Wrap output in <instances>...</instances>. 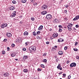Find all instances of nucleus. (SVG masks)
Masks as SVG:
<instances>
[{"instance_id":"obj_1","label":"nucleus","mask_w":79,"mask_h":79,"mask_svg":"<svg viewBox=\"0 0 79 79\" xmlns=\"http://www.w3.org/2000/svg\"><path fill=\"white\" fill-rule=\"evenodd\" d=\"M16 11H14L13 13L10 15V17L11 18H14L16 16Z\"/></svg>"},{"instance_id":"obj_2","label":"nucleus","mask_w":79,"mask_h":79,"mask_svg":"<svg viewBox=\"0 0 79 79\" xmlns=\"http://www.w3.org/2000/svg\"><path fill=\"white\" fill-rule=\"evenodd\" d=\"M46 17L48 19H50L52 18V15L50 14H47L46 15Z\"/></svg>"},{"instance_id":"obj_3","label":"nucleus","mask_w":79,"mask_h":79,"mask_svg":"<svg viewBox=\"0 0 79 79\" xmlns=\"http://www.w3.org/2000/svg\"><path fill=\"white\" fill-rule=\"evenodd\" d=\"M47 8V6L46 5H43L42 6V10H45Z\"/></svg>"},{"instance_id":"obj_4","label":"nucleus","mask_w":79,"mask_h":79,"mask_svg":"<svg viewBox=\"0 0 79 79\" xmlns=\"http://www.w3.org/2000/svg\"><path fill=\"white\" fill-rule=\"evenodd\" d=\"M7 26H8V25H7V23H4L2 25L1 27H2V28H3V27H6Z\"/></svg>"},{"instance_id":"obj_5","label":"nucleus","mask_w":79,"mask_h":79,"mask_svg":"<svg viewBox=\"0 0 79 79\" xmlns=\"http://www.w3.org/2000/svg\"><path fill=\"white\" fill-rule=\"evenodd\" d=\"M76 66V63H72L70 64V67H73V66H74V67H75Z\"/></svg>"},{"instance_id":"obj_6","label":"nucleus","mask_w":79,"mask_h":79,"mask_svg":"<svg viewBox=\"0 0 79 79\" xmlns=\"http://www.w3.org/2000/svg\"><path fill=\"white\" fill-rule=\"evenodd\" d=\"M16 42L18 43H19V42H22V38H19L18 39L16 40Z\"/></svg>"},{"instance_id":"obj_7","label":"nucleus","mask_w":79,"mask_h":79,"mask_svg":"<svg viewBox=\"0 0 79 79\" xmlns=\"http://www.w3.org/2000/svg\"><path fill=\"white\" fill-rule=\"evenodd\" d=\"M6 35L8 37H11L12 35L10 33H6Z\"/></svg>"},{"instance_id":"obj_8","label":"nucleus","mask_w":79,"mask_h":79,"mask_svg":"<svg viewBox=\"0 0 79 79\" xmlns=\"http://www.w3.org/2000/svg\"><path fill=\"white\" fill-rule=\"evenodd\" d=\"M53 22L54 23H57L59 22V20L58 19H55L53 20Z\"/></svg>"},{"instance_id":"obj_9","label":"nucleus","mask_w":79,"mask_h":79,"mask_svg":"<svg viewBox=\"0 0 79 79\" xmlns=\"http://www.w3.org/2000/svg\"><path fill=\"white\" fill-rule=\"evenodd\" d=\"M28 59V56L26 55L23 56V60H26V59Z\"/></svg>"},{"instance_id":"obj_10","label":"nucleus","mask_w":79,"mask_h":79,"mask_svg":"<svg viewBox=\"0 0 79 79\" xmlns=\"http://www.w3.org/2000/svg\"><path fill=\"white\" fill-rule=\"evenodd\" d=\"M73 26V24L71 23H69V25L67 26V27H68V28H71Z\"/></svg>"},{"instance_id":"obj_11","label":"nucleus","mask_w":79,"mask_h":79,"mask_svg":"<svg viewBox=\"0 0 79 79\" xmlns=\"http://www.w3.org/2000/svg\"><path fill=\"white\" fill-rule=\"evenodd\" d=\"M58 34L57 33H54L53 34L52 36L53 37H58Z\"/></svg>"},{"instance_id":"obj_12","label":"nucleus","mask_w":79,"mask_h":79,"mask_svg":"<svg viewBox=\"0 0 79 79\" xmlns=\"http://www.w3.org/2000/svg\"><path fill=\"white\" fill-rule=\"evenodd\" d=\"M3 76L5 77H7V76H9V73H6L3 74Z\"/></svg>"},{"instance_id":"obj_13","label":"nucleus","mask_w":79,"mask_h":79,"mask_svg":"<svg viewBox=\"0 0 79 79\" xmlns=\"http://www.w3.org/2000/svg\"><path fill=\"white\" fill-rule=\"evenodd\" d=\"M47 13V12L46 11H43L41 12V13L42 15H44Z\"/></svg>"},{"instance_id":"obj_14","label":"nucleus","mask_w":79,"mask_h":79,"mask_svg":"<svg viewBox=\"0 0 79 79\" xmlns=\"http://www.w3.org/2000/svg\"><path fill=\"white\" fill-rule=\"evenodd\" d=\"M15 9V7L13 6H11L10 7V10H14Z\"/></svg>"},{"instance_id":"obj_15","label":"nucleus","mask_w":79,"mask_h":79,"mask_svg":"<svg viewBox=\"0 0 79 79\" xmlns=\"http://www.w3.org/2000/svg\"><path fill=\"white\" fill-rule=\"evenodd\" d=\"M42 28H43V26L42 25H41L39 27L38 30L39 31H42Z\"/></svg>"},{"instance_id":"obj_16","label":"nucleus","mask_w":79,"mask_h":79,"mask_svg":"<svg viewBox=\"0 0 79 79\" xmlns=\"http://www.w3.org/2000/svg\"><path fill=\"white\" fill-rule=\"evenodd\" d=\"M29 34L28 32L27 31H25L24 33H23V35H28Z\"/></svg>"},{"instance_id":"obj_17","label":"nucleus","mask_w":79,"mask_h":79,"mask_svg":"<svg viewBox=\"0 0 79 79\" xmlns=\"http://www.w3.org/2000/svg\"><path fill=\"white\" fill-rule=\"evenodd\" d=\"M31 48L32 50H34L35 51L36 49V48H35V46H32Z\"/></svg>"},{"instance_id":"obj_18","label":"nucleus","mask_w":79,"mask_h":79,"mask_svg":"<svg viewBox=\"0 0 79 79\" xmlns=\"http://www.w3.org/2000/svg\"><path fill=\"white\" fill-rule=\"evenodd\" d=\"M58 54L60 55H63V52L61 51H59L58 52Z\"/></svg>"},{"instance_id":"obj_19","label":"nucleus","mask_w":79,"mask_h":79,"mask_svg":"<svg viewBox=\"0 0 79 79\" xmlns=\"http://www.w3.org/2000/svg\"><path fill=\"white\" fill-rule=\"evenodd\" d=\"M23 72L24 73H27L28 72V70L27 69H24Z\"/></svg>"},{"instance_id":"obj_20","label":"nucleus","mask_w":79,"mask_h":79,"mask_svg":"<svg viewBox=\"0 0 79 79\" xmlns=\"http://www.w3.org/2000/svg\"><path fill=\"white\" fill-rule=\"evenodd\" d=\"M16 56V54L15 53H13L11 54V56L12 57H14V56Z\"/></svg>"},{"instance_id":"obj_21","label":"nucleus","mask_w":79,"mask_h":79,"mask_svg":"<svg viewBox=\"0 0 79 79\" xmlns=\"http://www.w3.org/2000/svg\"><path fill=\"white\" fill-rule=\"evenodd\" d=\"M27 0H22V2L24 3L26 2Z\"/></svg>"},{"instance_id":"obj_22","label":"nucleus","mask_w":79,"mask_h":79,"mask_svg":"<svg viewBox=\"0 0 79 79\" xmlns=\"http://www.w3.org/2000/svg\"><path fill=\"white\" fill-rule=\"evenodd\" d=\"M12 3L14 4H16V2L15 0H14L12 2Z\"/></svg>"},{"instance_id":"obj_23","label":"nucleus","mask_w":79,"mask_h":79,"mask_svg":"<svg viewBox=\"0 0 79 79\" xmlns=\"http://www.w3.org/2000/svg\"><path fill=\"white\" fill-rule=\"evenodd\" d=\"M2 54L3 55H4V54H5V51H4V50H2Z\"/></svg>"},{"instance_id":"obj_24","label":"nucleus","mask_w":79,"mask_h":79,"mask_svg":"<svg viewBox=\"0 0 79 79\" xmlns=\"http://www.w3.org/2000/svg\"><path fill=\"white\" fill-rule=\"evenodd\" d=\"M33 35L35 36L36 35V33H35V31H34L33 32Z\"/></svg>"},{"instance_id":"obj_25","label":"nucleus","mask_w":79,"mask_h":79,"mask_svg":"<svg viewBox=\"0 0 79 79\" xmlns=\"http://www.w3.org/2000/svg\"><path fill=\"white\" fill-rule=\"evenodd\" d=\"M40 33V31H38L37 32V35H39V34Z\"/></svg>"},{"instance_id":"obj_26","label":"nucleus","mask_w":79,"mask_h":79,"mask_svg":"<svg viewBox=\"0 0 79 79\" xmlns=\"http://www.w3.org/2000/svg\"><path fill=\"white\" fill-rule=\"evenodd\" d=\"M68 29L69 31H72V28H68Z\"/></svg>"},{"instance_id":"obj_27","label":"nucleus","mask_w":79,"mask_h":79,"mask_svg":"<svg viewBox=\"0 0 79 79\" xmlns=\"http://www.w3.org/2000/svg\"><path fill=\"white\" fill-rule=\"evenodd\" d=\"M75 18H76V19H78L79 18V15L75 17Z\"/></svg>"},{"instance_id":"obj_28","label":"nucleus","mask_w":79,"mask_h":79,"mask_svg":"<svg viewBox=\"0 0 79 79\" xmlns=\"http://www.w3.org/2000/svg\"><path fill=\"white\" fill-rule=\"evenodd\" d=\"M41 67H42V68H45V65L44 64H41Z\"/></svg>"},{"instance_id":"obj_29","label":"nucleus","mask_w":79,"mask_h":79,"mask_svg":"<svg viewBox=\"0 0 79 79\" xmlns=\"http://www.w3.org/2000/svg\"><path fill=\"white\" fill-rule=\"evenodd\" d=\"M62 31V29H61V28H59V32H61Z\"/></svg>"},{"instance_id":"obj_30","label":"nucleus","mask_w":79,"mask_h":79,"mask_svg":"<svg viewBox=\"0 0 79 79\" xmlns=\"http://www.w3.org/2000/svg\"><path fill=\"white\" fill-rule=\"evenodd\" d=\"M31 20H32V21H34V20L35 19L34 18V17H32L31 18Z\"/></svg>"},{"instance_id":"obj_31","label":"nucleus","mask_w":79,"mask_h":79,"mask_svg":"<svg viewBox=\"0 0 79 79\" xmlns=\"http://www.w3.org/2000/svg\"><path fill=\"white\" fill-rule=\"evenodd\" d=\"M29 50H30V51H32V47H31L29 48Z\"/></svg>"},{"instance_id":"obj_32","label":"nucleus","mask_w":79,"mask_h":79,"mask_svg":"<svg viewBox=\"0 0 79 79\" xmlns=\"http://www.w3.org/2000/svg\"><path fill=\"white\" fill-rule=\"evenodd\" d=\"M12 47L13 48L15 46V45L14 44H12L11 45Z\"/></svg>"},{"instance_id":"obj_33","label":"nucleus","mask_w":79,"mask_h":79,"mask_svg":"<svg viewBox=\"0 0 79 79\" xmlns=\"http://www.w3.org/2000/svg\"><path fill=\"white\" fill-rule=\"evenodd\" d=\"M43 61L44 62V63H45L47 61V59H44L43 60Z\"/></svg>"},{"instance_id":"obj_34","label":"nucleus","mask_w":79,"mask_h":79,"mask_svg":"<svg viewBox=\"0 0 79 79\" xmlns=\"http://www.w3.org/2000/svg\"><path fill=\"white\" fill-rule=\"evenodd\" d=\"M68 49V47H65L64 48V49L65 50H66Z\"/></svg>"},{"instance_id":"obj_35","label":"nucleus","mask_w":79,"mask_h":79,"mask_svg":"<svg viewBox=\"0 0 79 79\" xmlns=\"http://www.w3.org/2000/svg\"><path fill=\"white\" fill-rule=\"evenodd\" d=\"M36 38L38 39H41L40 37V36H37Z\"/></svg>"},{"instance_id":"obj_36","label":"nucleus","mask_w":79,"mask_h":79,"mask_svg":"<svg viewBox=\"0 0 79 79\" xmlns=\"http://www.w3.org/2000/svg\"><path fill=\"white\" fill-rule=\"evenodd\" d=\"M63 77H65L66 75L65 74H63Z\"/></svg>"},{"instance_id":"obj_37","label":"nucleus","mask_w":79,"mask_h":79,"mask_svg":"<svg viewBox=\"0 0 79 79\" xmlns=\"http://www.w3.org/2000/svg\"><path fill=\"white\" fill-rule=\"evenodd\" d=\"M58 69H60V70H62V67H59V68H57Z\"/></svg>"},{"instance_id":"obj_38","label":"nucleus","mask_w":79,"mask_h":79,"mask_svg":"<svg viewBox=\"0 0 79 79\" xmlns=\"http://www.w3.org/2000/svg\"><path fill=\"white\" fill-rule=\"evenodd\" d=\"M60 67H61V65H60V64H59L58 66H57V68H58Z\"/></svg>"},{"instance_id":"obj_39","label":"nucleus","mask_w":79,"mask_h":79,"mask_svg":"<svg viewBox=\"0 0 79 79\" xmlns=\"http://www.w3.org/2000/svg\"><path fill=\"white\" fill-rule=\"evenodd\" d=\"M73 50H74V51H75V52H76V51H77V48H73Z\"/></svg>"},{"instance_id":"obj_40","label":"nucleus","mask_w":79,"mask_h":79,"mask_svg":"<svg viewBox=\"0 0 79 79\" xmlns=\"http://www.w3.org/2000/svg\"><path fill=\"white\" fill-rule=\"evenodd\" d=\"M59 27L60 28H61L62 27H62L61 25H59Z\"/></svg>"},{"instance_id":"obj_41","label":"nucleus","mask_w":79,"mask_h":79,"mask_svg":"<svg viewBox=\"0 0 79 79\" xmlns=\"http://www.w3.org/2000/svg\"><path fill=\"white\" fill-rule=\"evenodd\" d=\"M71 77V75H69L68 76V79H70Z\"/></svg>"},{"instance_id":"obj_42","label":"nucleus","mask_w":79,"mask_h":79,"mask_svg":"<svg viewBox=\"0 0 79 79\" xmlns=\"http://www.w3.org/2000/svg\"><path fill=\"white\" fill-rule=\"evenodd\" d=\"M26 49L25 48H24L23 49V51H26Z\"/></svg>"},{"instance_id":"obj_43","label":"nucleus","mask_w":79,"mask_h":79,"mask_svg":"<svg viewBox=\"0 0 79 79\" xmlns=\"http://www.w3.org/2000/svg\"><path fill=\"white\" fill-rule=\"evenodd\" d=\"M30 0L32 3H33V2H34L35 1V0Z\"/></svg>"},{"instance_id":"obj_44","label":"nucleus","mask_w":79,"mask_h":79,"mask_svg":"<svg viewBox=\"0 0 79 79\" xmlns=\"http://www.w3.org/2000/svg\"><path fill=\"white\" fill-rule=\"evenodd\" d=\"M76 27L77 28H78V27H79V25H76Z\"/></svg>"},{"instance_id":"obj_45","label":"nucleus","mask_w":79,"mask_h":79,"mask_svg":"<svg viewBox=\"0 0 79 79\" xmlns=\"http://www.w3.org/2000/svg\"><path fill=\"white\" fill-rule=\"evenodd\" d=\"M4 42H6L7 41V40L6 39H4L3 40Z\"/></svg>"},{"instance_id":"obj_46","label":"nucleus","mask_w":79,"mask_h":79,"mask_svg":"<svg viewBox=\"0 0 79 79\" xmlns=\"http://www.w3.org/2000/svg\"><path fill=\"white\" fill-rule=\"evenodd\" d=\"M38 71H42V70L40 69H38Z\"/></svg>"},{"instance_id":"obj_47","label":"nucleus","mask_w":79,"mask_h":79,"mask_svg":"<svg viewBox=\"0 0 79 79\" xmlns=\"http://www.w3.org/2000/svg\"><path fill=\"white\" fill-rule=\"evenodd\" d=\"M77 43H78L77 42H76L75 44V46H76V45H77Z\"/></svg>"},{"instance_id":"obj_48","label":"nucleus","mask_w":79,"mask_h":79,"mask_svg":"<svg viewBox=\"0 0 79 79\" xmlns=\"http://www.w3.org/2000/svg\"><path fill=\"white\" fill-rule=\"evenodd\" d=\"M73 21H76V20H77V19L76 17H75L73 19Z\"/></svg>"},{"instance_id":"obj_49","label":"nucleus","mask_w":79,"mask_h":79,"mask_svg":"<svg viewBox=\"0 0 79 79\" xmlns=\"http://www.w3.org/2000/svg\"><path fill=\"white\" fill-rule=\"evenodd\" d=\"M7 51H9V50H10V48L8 47L7 48Z\"/></svg>"},{"instance_id":"obj_50","label":"nucleus","mask_w":79,"mask_h":79,"mask_svg":"<svg viewBox=\"0 0 79 79\" xmlns=\"http://www.w3.org/2000/svg\"><path fill=\"white\" fill-rule=\"evenodd\" d=\"M76 58L77 59V60H79V56H77Z\"/></svg>"},{"instance_id":"obj_51","label":"nucleus","mask_w":79,"mask_h":79,"mask_svg":"<svg viewBox=\"0 0 79 79\" xmlns=\"http://www.w3.org/2000/svg\"><path fill=\"white\" fill-rule=\"evenodd\" d=\"M45 55H47V53H44L43 54V56H45Z\"/></svg>"},{"instance_id":"obj_52","label":"nucleus","mask_w":79,"mask_h":79,"mask_svg":"<svg viewBox=\"0 0 79 79\" xmlns=\"http://www.w3.org/2000/svg\"><path fill=\"white\" fill-rule=\"evenodd\" d=\"M22 17H23V16L22 15H20L19 16V18H22Z\"/></svg>"},{"instance_id":"obj_53","label":"nucleus","mask_w":79,"mask_h":79,"mask_svg":"<svg viewBox=\"0 0 79 79\" xmlns=\"http://www.w3.org/2000/svg\"><path fill=\"white\" fill-rule=\"evenodd\" d=\"M65 6L66 7V8H68V5H66Z\"/></svg>"},{"instance_id":"obj_54","label":"nucleus","mask_w":79,"mask_h":79,"mask_svg":"<svg viewBox=\"0 0 79 79\" xmlns=\"http://www.w3.org/2000/svg\"><path fill=\"white\" fill-rule=\"evenodd\" d=\"M64 12H65V13H67V10H64Z\"/></svg>"},{"instance_id":"obj_55","label":"nucleus","mask_w":79,"mask_h":79,"mask_svg":"<svg viewBox=\"0 0 79 79\" xmlns=\"http://www.w3.org/2000/svg\"><path fill=\"white\" fill-rule=\"evenodd\" d=\"M46 43V44H49V42H47Z\"/></svg>"},{"instance_id":"obj_56","label":"nucleus","mask_w":79,"mask_h":79,"mask_svg":"<svg viewBox=\"0 0 79 79\" xmlns=\"http://www.w3.org/2000/svg\"><path fill=\"white\" fill-rule=\"evenodd\" d=\"M58 42H61V41H60V39H58Z\"/></svg>"},{"instance_id":"obj_57","label":"nucleus","mask_w":79,"mask_h":79,"mask_svg":"<svg viewBox=\"0 0 79 79\" xmlns=\"http://www.w3.org/2000/svg\"><path fill=\"white\" fill-rule=\"evenodd\" d=\"M25 44H26V45H27V42H26L25 43Z\"/></svg>"},{"instance_id":"obj_58","label":"nucleus","mask_w":79,"mask_h":79,"mask_svg":"<svg viewBox=\"0 0 79 79\" xmlns=\"http://www.w3.org/2000/svg\"><path fill=\"white\" fill-rule=\"evenodd\" d=\"M34 4V5H37V3H35Z\"/></svg>"},{"instance_id":"obj_59","label":"nucleus","mask_w":79,"mask_h":79,"mask_svg":"<svg viewBox=\"0 0 79 79\" xmlns=\"http://www.w3.org/2000/svg\"><path fill=\"white\" fill-rule=\"evenodd\" d=\"M62 72H61L59 73V74L60 75L61 74H62Z\"/></svg>"},{"instance_id":"obj_60","label":"nucleus","mask_w":79,"mask_h":79,"mask_svg":"<svg viewBox=\"0 0 79 79\" xmlns=\"http://www.w3.org/2000/svg\"><path fill=\"white\" fill-rule=\"evenodd\" d=\"M64 40L63 39H62V41H60V42H64Z\"/></svg>"},{"instance_id":"obj_61","label":"nucleus","mask_w":79,"mask_h":79,"mask_svg":"<svg viewBox=\"0 0 79 79\" xmlns=\"http://www.w3.org/2000/svg\"><path fill=\"white\" fill-rule=\"evenodd\" d=\"M69 61H67V64L69 63Z\"/></svg>"},{"instance_id":"obj_62","label":"nucleus","mask_w":79,"mask_h":79,"mask_svg":"<svg viewBox=\"0 0 79 79\" xmlns=\"http://www.w3.org/2000/svg\"><path fill=\"white\" fill-rule=\"evenodd\" d=\"M15 60H16V61H18V59H15Z\"/></svg>"},{"instance_id":"obj_63","label":"nucleus","mask_w":79,"mask_h":79,"mask_svg":"<svg viewBox=\"0 0 79 79\" xmlns=\"http://www.w3.org/2000/svg\"><path fill=\"white\" fill-rule=\"evenodd\" d=\"M64 19H65V20H66V19H67V18H65Z\"/></svg>"},{"instance_id":"obj_64","label":"nucleus","mask_w":79,"mask_h":79,"mask_svg":"<svg viewBox=\"0 0 79 79\" xmlns=\"http://www.w3.org/2000/svg\"><path fill=\"white\" fill-rule=\"evenodd\" d=\"M58 60V59L57 58L56 59V61H57Z\"/></svg>"}]
</instances>
